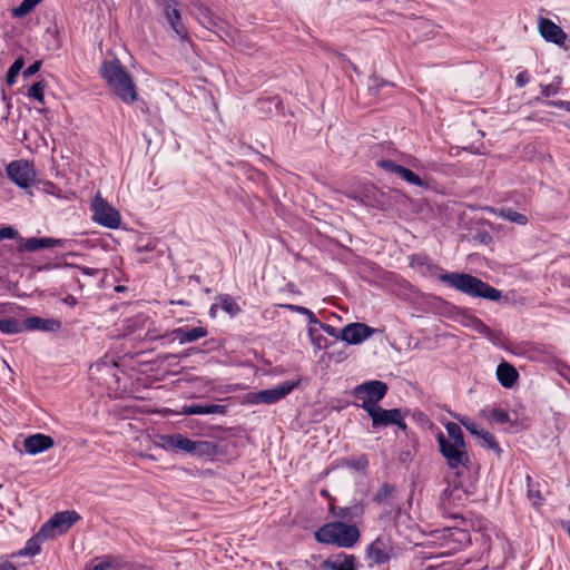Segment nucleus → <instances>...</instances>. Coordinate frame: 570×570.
<instances>
[{"label":"nucleus","mask_w":570,"mask_h":570,"mask_svg":"<svg viewBox=\"0 0 570 570\" xmlns=\"http://www.w3.org/2000/svg\"><path fill=\"white\" fill-rule=\"evenodd\" d=\"M101 76L124 104L131 105L138 99L137 89L131 76L118 61H105L101 66Z\"/></svg>","instance_id":"obj_1"},{"label":"nucleus","mask_w":570,"mask_h":570,"mask_svg":"<svg viewBox=\"0 0 570 570\" xmlns=\"http://www.w3.org/2000/svg\"><path fill=\"white\" fill-rule=\"evenodd\" d=\"M439 279L472 297L498 301L501 298V292L482 279L465 273H444Z\"/></svg>","instance_id":"obj_2"},{"label":"nucleus","mask_w":570,"mask_h":570,"mask_svg":"<svg viewBox=\"0 0 570 570\" xmlns=\"http://www.w3.org/2000/svg\"><path fill=\"white\" fill-rule=\"evenodd\" d=\"M158 445L166 451H180L196 458L214 459L219 453L217 443L194 441L181 433L159 435Z\"/></svg>","instance_id":"obj_3"},{"label":"nucleus","mask_w":570,"mask_h":570,"mask_svg":"<svg viewBox=\"0 0 570 570\" xmlns=\"http://www.w3.org/2000/svg\"><path fill=\"white\" fill-rule=\"evenodd\" d=\"M361 538L360 530L354 524L335 521L323 524V543L334 544L340 548H352Z\"/></svg>","instance_id":"obj_4"},{"label":"nucleus","mask_w":570,"mask_h":570,"mask_svg":"<svg viewBox=\"0 0 570 570\" xmlns=\"http://www.w3.org/2000/svg\"><path fill=\"white\" fill-rule=\"evenodd\" d=\"M386 383L377 380L364 382L353 389L352 395L361 406L367 412V409H374L377 403L386 395Z\"/></svg>","instance_id":"obj_5"},{"label":"nucleus","mask_w":570,"mask_h":570,"mask_svg":"<svg viewBox=\"0 0 570 570\" xmlns=\"http://www.w3.org/2000/svg\"><path fill=\"white\" fill-rule=\"evenodd\" d=\"M91 212L94 222L99 225L116 229L120 226V213L112 207L105 198L97 194L91 203Z\"/></svg>","instance_id":"obj_6"},{"label":"nucleus","mask_w":570,"mask_h":570,"mask_svg":"<svg viewBox=\"0 0 570 570\" xmlns=\"http://www.w3.org/2000/svg\"><path fill=\"white\" fill-rule=\"evenodd\" d=\"M79 519L80 515L76 511L57 512L41 525V534L47 533L53 539L58 534L66 533Z\"/></svg>","instance_id":"obj_7"},{"label":"nucleus","mask_w":570,"mask_h":570,"mask_svg":"<svg viewBox=\"0 0 570 570\" xmlns=\"http://www.w3.org/2000/svg\"><path fill=\"white\" fill-rule=\"evenodd\" d=\"M438 443L440 452L451 469L468 468L470 458L465 450V444L454 445V443H449L442 433L438 435Z\"/></svg>","instance_id":"obj_8"},{"label":"nucleus","mask_w":570,"mask_h":570,"mask_svg":"<svg viewBox=\"0 0 570 570\" xmlns=\"http://www.w3.org/2000/svg\"><path fill=\"white\" fill-rule=\"evenodd\" d=\"M7 176L20 188L27 189L35 181L33 167L27 160H13L6 168Z\"/></svg>","instance_id":"obj_9"},{"label":"nucleus","mask_w":570,"mask_h":570,"mask_svg":"<svg viewBox=\"0 0 570 570\" xmlns=\"http://www.w3.org/2000/svg\"><path fill=\"white\" fill-rule=\"evenodd\" d=\"M394 554L392 541L386 535L377 537L367 548L366 558L377 564L387 563Z\"/></svg>","instance_id":"obj_10"},{"label":"nucleus","mask_w":570,"mask_h":570,"mask_svg":"<svg viewBox=\"0 0 570 570\" xmlns=\"http://www.w3.org/2000/svg\"><path fill=\"white\" fill-rule=\"evenodd\" d=\"M367 414L372 419L373 428L395 424L401 430L406 429V424L403 420V415L400 409L385 410L377 405L374 409H367Z\"/></svg>","instance_id":"obj_11"},{"label":"nucleus","mask_w":570,"mask_h":570,"mask_svg":"<svg viewBox=\"0 0 570 570\" xmlns=\"http://www.w3.org/2000/svg\"><path fill=\"white\" fill-rule=\"evenodd\" d=\"M298 382L286 381L272 389L262 390L253 395L255 403L273 404L278 402L288 395L296 386Z\"/></svg>","instance_id":"obj_12"},{"label":"nucleus","mask_w":570,"mask_h":570,"mask_svg":"<svg viewBox=\"0 0 570 570\" xmlns=\"http://www.w3.org/2000/svg\"><path fill=\"white\" fill-rule=\"evenodd\" d=\"M375 328L365 323H351L340 331V338L347 344H360L375 333Z\"/></svg>","instance_id":"obj_13"},{"label":"nucleus","mask_w":570,"mask_h":570,"mask_svg":"<svg viewBox=\"0 0 570 570\" xmlns=\"http://www.w3.org/2000/svg\"><path fill=\"white\" fill-rule=\"evenodd\" d=\"M71 240L53 237H31L23 239L20 237L19 249L23 252H37L45 248L60 247L65 248Z\"/></svg>","instance_id":"obj_14"},{"label":"nucleus","mask_w":570,"mask_h":570,"mask_svg":"<svg viewBox=\"0 0 570 570\" xmlns=\"http://www.w3.org/2000/svg\"><path fill=\"white\" fill-rule=\"evenodd\" d=\"M539 32L543 39L556 45H563L567 40V33L548 18H540L538 21Z\"/></svg>","instance_id":"obj_15"},{"label":"nucleus","mask_w":570,"mask_h":570,"mask_svg":"<svg viewBox=\"0 0 570 570\" xmlns=\"http://www.w3.org/2000/svg\"><path fill=\"white\" fill-rule=\"evenodd\" d=\"M208 332L205 327H178L173 330L170 333H166L159 336L160 340H164L168 336H173L171 341L177 340L179 344H187L195 342L199 338L207 336Z\"/></svg>","instance_id":"obj_16"},{"label":"nucleus","mask_w":570,"mask_h":570,"mask_svg":"<svg viewBox=\"0 0 570 570\" xmlns=\"http://www.w3.org/2000/svg\"><path fill=\"white\" fill-rule=\"evenodd\" d=\"M53 444L55 442L51 436L41 433L29 435L23 441L26 452L32 455L51 449Z\"/></svg>","instance_id":"obj_17"},{"label":"nucleus","mask_w":570,"mask_h":570,"mask_svg":"<svg viewBox=\"0 0 570 570\" xmlns=\"http://www.w3.org/2000/svg\"><path fill=\"white\" fill-rule=\"evenodd\" d=\"M323 568L330 570H356V558L354 554L340 552L324 560Z\"/></svg>","instance_id":"obj_18"},{"label":"nucleus","mask_w":570,"mask_h":570,"mask_svg":"<svg viewBox=\"0 0 570 570\" xmlns=\"http://www.w3.org/2000/svg\"><path fill=\"white\" fill-rule=\"evenodd\" d=\"M26 331L58 332L61 328V322L55 318H42L39 316H29L24 320Z\"/></svg>","instance_id":"obj_19"},{"label":"nucleus","mask_w":570,"mask_h":570,"mask_svg":"<svg viewBox=\"0 0 570 570\" xmlns=\"http://www.w3.org/2000/svg\"><path fill=\"white\" fill-rule=\"evenodd\" d=\"M161 13L166 18L169 27L179 37V39L181 41H187L189 39L188 32H187V28L185 27V24L183 22L179 7H174L171 9H168V12H167V10H164V11H161Z\"/></svg>","instance_id":"obj_20"},{"label":"nucleus","mask_w":570,"mask_h":570,"mask_svg":"<svg viewBox=\"0 0 570 570\" xmlns=\"http://www.w3.org/2000/svg\"><path fill=\"white\" fill-rule=\"evenodd\" d=\"M183 415H205V414H220L227 413V406L220 404H189L181 407Z\"/></svg>","instance_id":"obj_21"},{"label":"nucleus","mask_w":570,"mask_h":570,"mask_svg":"<svg viewBox=\"0 0 570 570\" xmlns=\"http://www.w3.org/2000/svg\"><path fill=\"white\" fill-rule=\"evenodd\" d=\"M323 497H326L328 499L330 512L335 518H340V519H343V520L344 519L353 520L355 518L361 517L363 514V512H364V509L362 507H358V505H355V507H352V508L335 507V504L333 502V498L325 490H323Z\"/></svg>","instance_id":"obj_22"},{"label":"nucleus","mask_w":570,"mask_h":570,"mask_svg":"<svg viewBox=\"0 0 570 570\" xmlns=\"http://www.w3.org/2000/svg\"><path fill=\"white\" fill-rule=\"evenodd\" d=\"M497 377L502 386L510 389L518 381L519 373L511 364L502 362L497 367Z\"/></svg>","instance_id":"obj_23"},{"label":"nucleus","mask_w":570,"mask_h":570,"mask_svg":"<svg viewBox=\"0 0 570 570\" xmlns=\"http://www.w3.org/2000/svg\"><path fill=\"white\" fill-rule=\"evenodd\" d=\"M48 539L51 538L47 533L41 534L40 528L39 531L27 541L26 546L21 550H19L18 556L35 557L39 554L41 551V543Z\"/></svg>","instance_id":"obj_24"},{"label":"nucleus","mask_w":570,"mask_h":570,"mask_svg":"<svg viewBox=\"0 0 570 570\" xmlns=\"http://www.w3.org/2000/svg\"><path fill=\"white\" fill-rule=\"evenodd\" d=\"M354 198L365 206L375 208H381L383 206V203L379 197V191L373 185L364 186V188L355 195Z\"/></svg>","instance_id":"obj_25"},{"label":"nucleus","mask_w":570,"mask_h":570,"mask_svg":"<svg viewBox=\"0 0 570 570\" xmlns=\"http://www.w3.org/2000/svg\"><path fill=\"white\" fill-rule=\"evenodd\" d=\"M0 332L7 335H14L26 332L24 320L18 321L17 318H1L0 320Z\"/></svg>","instance_id":"obj_26"},{"label":"nucleus","mask_w":570,"mask_h":570,"mask_svg":"<svg viewBox=\"0 0 570 570\" xmlns=\"http://www.w3.org/2000/svg\"><path fill=\"white\" fill-rule=\"evenodd\" d=\"M492 212L503 218V219H507L509 222H512V223H515L518 225H527L528 224V218L525 215L521 214V213H518L515 210H513L512 208H507V207H502L500 209H492Z\"/></svg>","instance_id":"obj_27"},{"label":"nucleus","mask_w":570,"mask_h":570,"mask_svg":"<svg viewBox=\"0 0 570 570\" xmlns=\"http://www.w3.org/2000/svg\"><path fill=\"white\" fill-rule=\"evenodd\" d=\"M445 429L448 432L446 441L449 443H454V445H464L465 444L464 438H463V432L459 424H456L454 422H449V423H446Z\"/></svg>","instance_id":"obj_28"},{"label":"nucleus","mask_w":570,"mask_h":570,"mask_svg":"<svg viewBox=\"0 0 570 570\" xmlns=\"http://www.w3.org/2000/svg\"><path fill=\"white\" fill-rule=\"evenodd\" d=\"M219 306L230 316H235L240 312L239 305L228 294H222L218 296Z\"/></svg>","instance_id":"obj_29"},{"label":"nucleus","mask_w":570,"mask_h":570,"mask_svg":"<svg viewBox=\"0 0 570 570\" xmlns=\"http://www.w3.org/2000/svg\"><path fill=\"white\" fill-rule=\"evenodd\" d=\"M42 0H22V2L12 9L14 18H23L29 14Z\"/></svg>","instance_id":"obj_30"},{"label":"nucleus","mask_w":570,"mask_h":570,"mask_svg":"<svg viewBox=\"0 0 570 570\" xmlns=\"http://www.w3.org/2000/svg\"><path fill=\"white\" fill-rule=\"evenodd\" d=\"M23 66L24 59L22 57L17 58L14 62L10 66L6 75V82L8 86H12L16 83L17 77L20 73Z\"/></svg>","instance_id":"obj_31"},{"label":"nucleus","mask_w":570,"mask_h":570,"mask_svg":"<svg viewBox=\"0 0 570 570\" xmlns=\"http://www.w3.org/2000/svg\"><path fill=\"white\" fill-rule=\"evenodd\" d=\"M395 488L389 483H383L377 492L375 493L373 501L379 504H387L391 495L393 494Z\"/></svg>","instance_id":"obj_32"},{"label":"nucleus","mask_w":570,"mask_h":570,"mask_svg":"<svg viewBox=\"0 0 570 570\" xmlns=\"http://www.w3.org/2000/svg\"><path fill=\"white\" fill-rule=\"evenodd\" d=\"M479 439L481 446L494 451L498 455L501 454V449L493 434L484 431Z\"/></svg>","instance_id":"obj_33"},{"label":"nucleus","mask_w":570,"mask_h":570,"mask_svg":"<svg viewBox=\"0 0 570 570\" xmlns=\"http://www.w3.org/2000/svg\"><path fill=\"white\" fill-rule=\"evenodd\" d=\"M562 83V78L560 76L554 77L553 81L549 85H541V95L543 97H551L559 92Z\"/></svg>","instance_id":"obj_34"},{"label":"nucleus","mask_w":570,"mask_h":570,"mask_svg":"<svg viewBox=\"0 0 570 570\" xmlns=\"http://www.w3.org/2000/svg\"><path fill=\"white\" fill-rule=\"evenodd\" d=\"M397 176L403 178L409 184H412V185H415V186H422L423 185V180L415 173H413L411 169L405 168L403 166H401L399 168Z\"/></svg>","instance_id":"obj_35"},{"label":"nucleus","mask_w":570,"mask_h":570,"mask_svg":"<svg viewBox=\"0 0 570 570\" xmlns=\"http://www.w3.org/2000/svg\"><path fill=\"white\" fill-rule=\"evenodd\" d=\"M43 91H45L43 81H38V82H35L33 85H31V87L29 88L28 95H29V97L33 98L35 100L43 104L45 102Z\"/></svg>","instance_id":"obj_36"},{"label":"nucleus","mask_w":570,"mask_h":570,"mask_svg":"<svg viewBox=\"0 0 570 570\" xmlns=\"http://www.w3.org/2000/svg\"><path fill=\"white\" fill-rule=\"evenodd\" d=\"M489 417L493 422L500 423V424H504V423L510 421L509 413L507 411H504L503 409H500V407L492 409L491 412H490Z\"/></svg>","instance_id":"obj_37"},{"label":"nucleus","mask_w":570,"mask_h":570,"mask_svg":"<svg viewBox=\"0 0 570 570\" xmlns=\"http://www.w3.org/2000/svg\"><path fill=\"white\" fill-rule=\"evenodd\" d=\"M283 307L289 309V311H294V312H297L299 314H304L308 317V321L309 323H317V318H316V315L309 311L308 308L306 307H303V306H298V305H293V304H286V305H283Z\"/></svg>","instance_id":"obj_38"},{"label":"nucleus","mask_w":570,"mask_h":570,"mask_svg":"<svg viewBox=\"0 0 570 570\" xmlns=\"http://www.w3.org/2000/svg\"><path fill=\"white\" fill-rule=\"evenodd\" d=\"M460 423L472 434L476 438H480L481 434L485 431L479 426L474 421L470 419H460Z\"/></svg>","instance_id":"obj_39"},{"label":"nucleus","mask_w":570,"mask_h":570,"mask_svg":"<svg viewBox=\"0 0 570 570\" xmlns=\"http://www.w3.org/2000/svg\"><path fill=\"white\" fill-rule=\"evenodd\" d=\"M377 164L385 171H389V173L395 174V175H397L399 168L401 167V165H397L394 161L389 160V159L380 160Z\"/></svg>","instance_id":"obj_40"},{"label":"nucleus","mask_w":570,"mask_h":570,"mask_svg":"<svg viewBox=\"0 0 570 570\" xmlns=\"http://www.w3.org/2000/svg\"><path fill=\"white\" fill-rule=\"evenodd\" d=\"M18 237V232L11 226H4L0 228V240L2 239H14Z\"/></svg>","instance_id":"obj_41"},{"label":"nucleus","mask_w":570,"mask_h":570,"mask_svg":"<svg viewBox=\"0 0 570 570\" xmlns=\"http://www.w3.org/2000/svg\"><path fill=\"white\" fill-rule=\"evenodd\" d=\"M179 0H156V6L160 11H168V9L179 7Z\"/></svg>","instance_id":"obj_42"},{"label":"nucleus","mask_w":570,"mask_h":570,"mask_svg":"<svg viewBox=\"0 0 570 570\" xmlns=\"http://www.w3.org/2000/svg\"><path fill=\"white\" fill-rule=\"evenodd\" d=\"M41 65H42L41 60L35 61L32 65H30L27 69L23 70L22 76L24 78H29V77L36 75L40 70Z\"/></svg>","instance_id":"obj_43"},{"label":"nucleus","mask_w":570,"mask_h":570,"mask_svg":"<svg viewBox=\"0 0 570 570\" xmlns=\"http://www.w3.org/2000/svg\"><path fill=\"white\" fill-rule=\"evenodd\" d=\"M116 570H151L150 568L138 563H122L117 566Z\"/></svg>","instance_id":"obj_44"},{"label":"nucleus","mask_w":570,"mask_h":570,"mask_svg":"<svg viewBox=\"0 0 570 570\" xmlns=\"http://www.w3.org/2000/svg\"><path fill=\"white\" fill-rule=\"evenodd\" d=\"M530 81V76L527 71H521L515 77V83L518 87H524Z\"/></svg>","instance_id":"obj_45"},{"label":"nucleus","mask_w":570,"mask_h":570,"mask_svg":"<svg viewBox=\"0 0 570 570\" xmlns=\"http://www.w3.org/2000/svg\"><path fill=\"white\" fill-rule=\"evenodd\" d=\"M312 560L314 561L313 563H312V561H309V560H305V561H303V562L299 564V569H301V570H318V567H317V564H316V562H317L316 557H314V556H313V557H312Z\"/></svg>","instance_id":"obj_46"},{"label":"nucleus","mask_w":570,"mask_h":570,"mask_svg":"<svg viewBox=\"0 0 570 570\" xmlns=\"http://www.w3.org/2000/svg\"><path fill=\"white\" fill-rule=\"evenodd\" d=\"M528 497L532 500L533 505L540 504V502L542 500L540 492L537 490H533L532 488H530L528 490Z\"/></svg>","instance_id":"obj_47"},{"label":"nucleus","mask_w":570,"mask_h":570,"mask_svg":"<svg viewBox=\"0 0 570 570\" xmlns=\"http://www.w3.org/2000/svg\"><path fill=\"white\" fill-rule=\"evenodd\" d=\"M373 82H374V83H373V85H371V86L368 87V89H370L371 91H373L374 94H377L381 87H385V86H390V85H391V83L386 82L385 80H381V81H379L377 79H374V80H373Z\"/></svg>","instance_id":"obj_48"},{"label":"nucleus","mask_w":570,"mask_h":570,"mask_svg":"<svg viewBox=\"0 0 570 570\" xmlns=\"http://www.w3.org/2000/svg\"><path fill=\"white\" fill-rule=\"evenodd\" d=\"M412 263L420 265V266H423V265H426L429 267L431 266L430 259L426 256H421V255L413 256Z\"/></svg>","instance_id":"obj_49"},{"label":"nucleus","mask_w":570,"mask_h":570,"mask_svg":"<svg viewBox=\"0 0 570 570\" xmlns=\"http://www.w3.org/2000/svg\"><path fill=\"white\" fill-rule=\"evenodd\" d=\"M75 267L78 268L83 275H87V276H96L100 272L97 268H90V267H86V266L76 265Z\"/></svg>","instance_id":"obj_50"},{"label":"nucleus","mask_w":570,"mask_h":570,"mask_svg":"<svg viewBox=\"0 0 570 570\" xmlns=\"http://www.w3.org/2000/svg\"><path fill=\"white\" fill-rule=\"evenodd\" d=\"M323 332L327 333L331 336L340 338V331H337L335 327H333L331 325L323 323Z\"/></svg>","instance_id":"obj_51"},{"label":"nucleus","mask_w":570,"mask_h":570,"mask_svg":"<svg viewBox=\"0 0 570 570\" xmlns=\"http://www.w3.org/2000/svg\"><path fill=\"white\" fill-rule=\"evenodd\" d=\"M2 101L6 104L7 106V114L6 116L3 117L4 119L8 118L9 114H10V108H11V99L10 97L7 96V94L4 92V90H2Z\"/></svg>","instance_id":"obj_52"},{"label":"nucleus","mask_w":570,"mask_h":570,"mask_svg":"<svg viewBox=\"0 0 570 570\" xmlns=\"http://www.w3.org/2000/svg\"><path fill=\"white\" fill-rule=\"evenodd\" d=\"M114 564L109 561H102V562H99L98 564H96L92 570H108L110 568H112Z\"/></svg>","instance_id":"obj_53"},{"label":"nucleus","mask_w":570,"mask_h":570,"mask_svg":"<svg viewBox=\"0 0 570 570\" xmlns=\"http://www.w3.org/2000/svg\"><path fill=\"white\" fill-rule=\"evenodd\" d=\"M309 335H311L313 345L316 348H321V336L320 335H314V332H313L312 328L309 330Z\"/></svg>","instance_id":"obj_54"},{"label":"nucleus","mask_w":570,"mask_h":570,"mask_svg":"<svg viewBox=\"0 0 570 570\" xmlns=\"http://www.w3.org/2000/svg\"><path fill=\"white\" fill-rule=\"evenodd\" d=\"M202 13L204 14V20L202 21L204 26L207 27V23L213 24V19L209 17V9H205Z\"/></svg>","instance_id":"obj_55"},{"label":"nucleus","mask_w":570,"mask_h":570,"mask_svg":"<svg viewBox=\"0 0 570 570\" xmlns=\"http://www.w3.org/2000/svg\"><path fill=\"white\" fill-rule=\"evenodd\" d=\"M544 104L548 106H553V107H558V108H563L567 105V102H564L562 100L544 101Z\"/></svg>","instance_id":"obj_56"},{"label":"nucleus","mask_w":570,"mask_h":570,"mask_svg":"<svg viewBox=\"0 0 570 570\" xmlns=\"http://www.w3.org/2000/svg\"><path fill=\"white\" fill-rule=\"evenodd\" d=\"M65 303L70 305V306H75L77 304V299L75 296L72 295H68L66 298H65Z\"/></svg>","instance_id":"obj_57"},{"label":"nucleus","mask_w":570,"mask_h":570,"mask_svg":"<svg viewBox=\"0 0 570 570\" xmlns=\"http://www.w3.org/2000/svg\"><path fill=\"white\" fill-rule=\"evenodd\" d=\"M314 538H315V540H316L317 542H320V543H321V528H318V529H316V530L314 531Z\"/></svg>","instance_id":"obj_58"},{"label":"nucleus","mask_w":570,"mask_h":570,"mask_svg":"<svg viewBox=\"0 0 570 570\" xmlns=\"http://www.w3.org/2000/svg\"><path fill=\"white\" fill-rule=\"evenodd\" d=\"M473 322L478 325V327L488 330V327L478 318H473Z\"/></svg>","instance_id":"obj_59"},{"label":"nucleus","mask_w":570,"mask_h":570,"mask_svg":"<svg viewBox=\"0 0 570 570\" xmlns=\"http://www.w3.org/2000/svg\"><path fill=\"white\" fill-rule=\"evenodd\" d=\"M216 308H217V305H216V304L212 305V307H210V309H209V313H210V316H212V317H214V316H215V311H216Z\"/></svg>","instance_id":"obj_60"},{"label":"nucleus","mask_w":570,"mask_h":570,"mask_svg":"<svg viewBox=\"0 0 570 570\" xmlns=\"http://www.w3.org/2000/svg\"><path fill=\"white\" fill-rule=\"evenodd\" d=\"M137 249H138L139 252H140V250H142V249H144V250H153V249H154V247H153V246H149V245H146L145 247H138Z\"/></svg>","instance_id":"obj_61"},{"label":"nucleus","mask_w":570,"mask_h":570,"mask_svg":"<svg viewBox=\"0 0 570 570\" xmlns=\"http://www.w3.org/2000/svg\"><path fill=\"white\" fill-rule=\"evenodd\" d=\"M416 23L420 26V27H423L426 24V21L425 20H417Z\"/></svg>","instance_id":"obj_62"},{"label":"nucleus","mask_w":570,"mask_h":570,"mask_svg":"<svg viewBox=\"0 0 570 570\" xmlns=\"http://www.w3.org/2000/svg\"><path fill=\"white\" fill-rule=\"evenodd\" d=\"M322 313H323V318H325V313H326V308L325 307H323Z\"/></svg>","instance_id":"obj_63"},{"label":"nucleus","mask_w":570,"mask_h":570,"mask_svg":"<svg viewBox=\"0 0 570 570\" xmlns=\"http://www.w3.org/2000/svg\"><path fill=\"white\" fill-rule=\"evenodd\" d=\"M12 570H16L14 568Z\"/></svg>","instance_id":"obj_64"}]
</instances>
